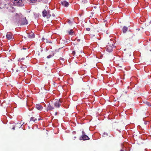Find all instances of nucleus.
Listing matches in <instances>:
<instances>
[{
    "instance_id": "obj_12",
    "label": "nucleus",
    "mask_w": 151,
    "mask_h": 151,
    "mask_svg": "<svg viewBox=\"0 0 151 151\" xmlns=\"http://www.w3.org/2000/svg\"><path fill=\"white\" fill-rule=\"evenodd\" d=\"M54 109V107L51 106L49 104L47 107L46 110L47 111H52Z\"/></svg>"
},
{
    "instance_id": "obj_10",
    "label": "nucleus",
    "mask_w": 151,
    "mask_h": 151,
    "mask_svg": "<svg viewBox=\"0 0 151 151\" xmlns=\"http://www.w3.org/2000/svg\"><path fill=\"white\" fill-rule=\"evenodd\" d=\"M28 23L27 20L25 17L22 19L21 21V24L22 25L27 24Z\"/></svg>"
},
{
    "instance_id": "obj_21",
    "label": "nucleus",
    "mask_w": 151,
    "mask_h": 151,
    "mask_svg": "<svg viewBox=\"0 0 151 151\" xmlns=\"http://www.w3.org/2000/svg\"><path fill=\"white\" fill-rule=\"evenodd\" d=\"M72 54L74 55L76 54V52L75 51H73Z\"/></svg>"
},
{
    "instance_id": "obj_18",
    "label": "nucleus",
    "mask_w": 151,
    "mask_h": 151,
    "mask_svg": "<svg viewBox=\"0 0 151 151\" xmlns=\"http://www.w3.org/2000/svg\"><path fill=\"white\" fill-rule=\"evenodd\" d=\"M103 137H106L108 136V134L107 133H103L102 134Z\"/></svg>"
},
{
    "instance_id": "obj_4",
    "label": "nucleus",
    "mask_w": 151,
    "mask_h": 151,
    "mask_svg": "<svg viewBox=\"0 0 151 151\" xmlns=\"http://www.w3.org/2000/svg\"><path fill=\"white\" fill-rule=\"evenodd\" d=\"M62 102V100L60 99L57 100L53 103V105L55 108H59L61 106V103Z\"/></svg>"
},
{
    "instance_id": "obj_2",
    "label": "nucleus",
    "mask_w": 151,
    "mask_h": 151,
    "mask_svg": "<svg viewBox=\"0 0 151 151\" xmlns=\"http://www.w3.org/2000/svg\"><path fill=\"white\" fill-rule=\"evenodd\" d=\"M24 124V123L22 124L20 123H17L13 125L10 124L9 125V127L10 129L13 130L21 128Z\"/></svg>"
},
{
    "instance_id": "obj_8",
    "label": "nucleus",
    "mask_w": 151,
    "mask_h": 151,
    "mask_svg": "<svg viewBox=\"0 0 151 151\" xmlns=\"http://www.w3.org/2000/svg\"><path fill=\"white\" fill-rule=\"evenodd\" d=\"M60 3L62 5L66 7H67L69 5V3L65 0L61 1Z\"/></svg>"
},
{
    "instance_id": "obj_34",
    "label": "nucleus",
    "mask_w": 151,
    "mask_h": 151,
    "mask_svg": "<svg viewBox=\"0 0 151 151\" xmlns=\"http://www.w3.org/2000/svg\"><path fill=\"white\" fill-rule=\"evenodd\" d=\"M73 132H75V131H73Z\"/></svg>"
},
{
    "instance_id": "obj_20",
    "label": "nucleus",
    "mask_w": 151,
    "mask_h": 151,
    "mask_svg": "<svg viewBox=\"0 0 151 151\" xmlns=\"http://www.w3.org/2000/svg\"><path fill=\"white\" fill-rule=\"evenodd\" d=\"M68 23L70 25H71L72 23H73V21H71L70 20H69L68 21Z\"/></svg>"
},
{
    "instance_id": "obj_15",
    "label": "nucleus",
    "mask_w": 151,
    "mask_h": 151,
    "mask_svg": "<svg viewBox=\"0 0 151 151\" xmlns=\"http://www.w3.org/2000/svg\"><path fill=\"white\" fill-rule=\"evenodd\" d=\"M128 29V28L127 27L124 26L123 27L122 29V31L123 33H125L127 31Z\"/></svg>"
},
{
    "instance_id": "obj_35",
    "label": "nucleus",
    "mask_w": 151,
    "mask_h": 151,
    "mask_svg": "<svg viewBox=\"0 0 151 151\" xmlns=\"http://www.w3.org/2000/svg\"><path fill=\"white\" fill-rule=\"evenodd\" d=\"M82 132H83V131Z\"/></svg>"
},
{
    "instance_id": "obj_31",
    "label": "nucleus",
    "mask_w": 151,
    "mask_h": 151,
    "mask_svg": "<svg viewBox=\"0 0 151 151\" xmlns=\"http://www.w3.org/2000/svg\"><path fill=\"white\" fill-rule=\"evenodd\" d=\"M23 50H26V48H23Z\"/></svg>"
},
{
    "instance_id": "obj_14",
    "label": "nucleus",
    "mask_w": 151,
    "mask_h": 151,
    "mask_svg": "<svg viewBox=\"0 0 151 151\" xmlns=\"http://www.w3.org/2000/svg\"><path fill=\"white\" fill-rule=\"evenodd\" d=\"M89 138L88 136L86 135H84L82 137V139H81L83 140H86L89 139Z\"/></svg>"
},
{
    "instance_id": "obj_22",
    "label": "nucleus",
    "mask_w": 151,
    "mask_h": 151,
    "mask_svg": "<svg viewBox=\"0 0 151 151\" xmlns=\"http://www.w3.org/2000/svg\"><path fill=\"white\" fill-rule=\"evenodd\" d=\"M51 57H52V55H49L47 56V58H51Z\"/></svg>"
},
{
    "instance_id": "obj_25",
    "label": "nucleus",
    "mask_w": 151,
    "mask_h": 151,
    "mask_svg": "<svg viewBox=\"0 0 151 151\" xmlns=\"http://www.w3.org/2000/svg\"><path fill=\"white\" fill-rule=\"evenodd\" d=\"M148 123V122H144V124H147Z\"/></svg>"
},
{
    "instance_id": "obj_19",
    "label": "nucleus",
    "mask_w": 151,
    "mask_h": 151,
    "mask_svg": "<svg viewBox=\"0 0 151 151\" xmlns=\"http://www.w3.org/2000/svg\"><path fill=\"white\" fill-rule=\"evenodd\" d=\"M147 106H151V104L148 101H146L145 102Z\"/></svg>"
},
{
    "instance_id": "obj_27",
    "label": "nucleus",
    "mask_w": 151,
    "mask_h": 151,
    "mask_svg": "<svg viewBox=\"0 0 151 151\" xmlns=\"http://www.w3.org/2000/svg\"><path fill=\"white\" fill-rule=\"evenodd\" d=\"M52 16H53V17H54V16H55V14H52Z\"/></svg>"
},
{
    "instance_id": "obj_16",
    "label": "nucleus",
    "mask_w": 151,
    "mask_h": 151,
    "mask_svg": "<svg viewBox=\"0 0 151 151\" xmlns=\"http://www.w3.org/2000/svg\"><path fill=\"white\" fill-rule=\"evenodd\" d=\"M73 31L72 29H70L69 32V34L72 35L73 34Z\"/></svg>"
},
{
    "instance_id": "obj_6",
    "label": "nucleus",
    "mask_w": 151,
    "mask_h": 151,
    "mask_svg": "<svg viewBox=\"0 0 151 151\" xmlns=\"http://www.w3.org/2000/svg\"><path fill=\"white\" fill-rule=\"evenodd\" d=\"M6 37L9 40H10L14 38L13 34L11 32H7L6 36Z\"/></svg>"
},
{
    "instance_id": "obj_17",
    "label": "nucleus",
    "mask_w": 151,
    "mask_h": 151,
    "mask_svg": "<svg viewBox=\"0 0 151 151\" xmlns=\"http://www.w3.org/2000/svg\"><path fill=\"white\" fill-rule=\"evenodd\" d=\"M37 120V118H35V117H32L30 119L31 121H33L34 122H35V121Z\"/></svg>"
},
{
    "instance_id": "obj_32",
    "label": "nucleus",
    "mask_w": 151,
    "mask_h": 151,
    "mask_svg": "<svg viewBox=\"0 0 151 151\" xmlns=\"http://www.w3.org/2000/svg\"><path fill=\"white\" fill-rule=\"evenodd\" d=\"M120 151H124L123 150H121Z\"/></svg>"
},
{
    "instance_id": "obj_3",
    "label": "nucleus",
    "mask_w": 151,
    "mask_h": 151,
    "mask_svg": "<svg viewBox=\"0 0 151 151\" xmlns=\"http://www.w3.org/2000/svg\"><path fill=\"white\" fill-rule=\"evenodd\" d=\"M13 3L15 6H22L24 5L23 0H14Z\"/></svg>"
},
{
    "instance_id": "obj_30",
    "label": "nucleus",
    "mask_w": 151,
    "mask_h": 151,
    "mask_svg": "<svg viewBox=\"0 0 151 151\" xmlns=\"http://www.w3.org/2000/svg\"><path fill=\"white\" fill-rule=\"evenodd\" d=\"M41 120V119H40V118H39V119H38V121H39V120Z\"/></svg>"
},
{
    "instance_id": "obj_11",
    "label": "nucleus",
    "mask_w": 151,
    "mask_h": 151,
    "mask_svg": "<svg viewBox=\"0 0 151 151\" xmlns=\"http://www.w3.org/2000/svg\"><path fill=\"white\" fill-rule=\"evenodd\" d=\"M35 108L38 110L41 111L43 108L42 106L40 104H36L35 106Z\"/></svg>"
},
{
    "instance_id": "obj_7",
    "label": "nucleus",
    "mask_w": 151,
    "mask_h": 151,
    "mask_svg": "<svg viewBox=\"0 0 151 151\" xmlns=\"http://www.w3.org/2000/svg\"><path fill=\"white\" fill-rule=\"evenodd\" d=\"M27 69V67L25 65H23L19 68V71L24 72H25Z\"/></svg>"
},
{
    "instance_id": "obj_33",
    "label": "nucleus",
    "mask_w": 151,
    "mask_h": 151,
    "mask_svg": "<svg viewBox=\"0 0 151 151\" xmlns=\"http://www.w3.org/2000/svg\"><path fill=\"white\" fill-rule=\"evenodd\" d=\"M18 15V14H16V16H17Z\"/></svg>"
},
{
    "instance_id": "obj_29",
    "label": "nucleus",
    "mask_w": 151,
    "mask_h": 151,
    "mask_svg": "<svg viewBox=\"0 0 151 151\" xmlns=\"http://www.w3.org/2000/svg\"><path fill=\"white\" fill-rule=\"evenodd\" d=\"M32 109H30L29 108V111H31L32 110Z\"/></svg>"
},
{
    "instance_id": "obj_24",
    "label": "nucleus",
    "mask_w": 151,
    "mask_h": 151,
    "mask_svg": "<svg viewBox=\"0 0 151 151\" xmlns=\"http://www.w3.org/2000/svg\"><path fill=\"white\" fill-rule=\"evenodd\" d=\"M83 1L84 3H86V2H87V0H83Z\"/></svg>"
},
{
    "instance_id": "obj_23",
    "label": "nucleus",
    "mask_w": 151,
    "mask_h": 151,
    "mask_svg": "<svg viewBox=\"0 0 151 151\" xmlns=\"http://www.w3.org/2000/svg\"><path fill=\"white\" fill-rule=\"evenodd\" d=\"M90 29L89 28H87L86 29V30L87 31H90Z\"/></svg>"
},
{
    "instance_id": "obj_1",
    "label": "nucleus",
    "mask_w": 151,
    "mask_h": 151,
    "mask_svg": "<svg viewBox=\"0 0 151 151\" xmlns=\"http://www.w3.org/2000/svg\"><path fill=\"white\" fill-rule=\"evenodd\" d=\"M114 43L113 41L110 40L108 42V45L106 46L105 49L108 52H111L113 50V48L114 47Z\"/></svg>"
},
{
    "instance_id": "obj_13",
    "label": "nucleus",
    "mask_w": 151,
    "mask_h": 151,
    "mask_svg": "<svg viewBox=\"0 0 151 151\" xmlns=\"http://www.w3.org/2000/svg\"><path fill=\"white\" fill-rule=\"evenodd\" d=\"M30 3L35 4L37 2H40L41 0H27Z\"/></svg>"
},
{
    "instance_id": "obj_9",
    "label": "nucleus",
    "mask_w": 151,
    "mask_h": 151,
    "mask_svg": "<svg viewBox=\"0 0 151 151\" xmlns=\"http://www.w3.org/2000/svg\"><path fill=\"white\" fill-rule=\"evenodd\" d=\"M27 36L29 38H32L35 37V35L33 32H30L27 34Z\"/></svg>"
},
{
    "instance_id": "obj_26",
    "label": "nucleus",
    "mask_w": 151,
    "mask_h": 151,
    "mask_svg": "<svg viewBox=\"0 0 151 151\" xmlns=\"http://www.w3.org/2000/svg\"><path fill=\"white\" fill-rule=\"evenodd\" d=\"M19 71V69H17V70H16V71L17 72H18Z\"/></svg>"
},
{
    "instance_id": "obj_28",
    "label": "nucleus",
    "mask_w": 151,
    "mask_h": 151,
    "mask_svg": "<svg viewBox=\"0 0 151 151\" xmlns=\"http://www.w3.org/2000/svg\"><path fill=\"white\" fill-rule=\"evenodd\" d=\"M45 40V39H44V38H42V40Z\"/></svg>"
},
{
    "instance_id": "obj_5",
    "label": "nucleus",
    "mask_w": 151,
    "mask_h": 151,
    "mask_svg": "<svg viewBox=\"0 0 151 151\" xmlns=\"http://www.w3.org/2000/svg\"><path fill=\"white\" fill-rule=\"evenodd\" d=\"M50 10H48L47 12L45 9L42 12V16L45 17H47V18H49L51 16V15L50 14Z\"/></svg>"
}]
</instances>
